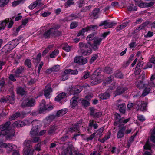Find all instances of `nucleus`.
<instances>
[{"instance_id": "f257e3e1", "label": "nucleus", "mask_w": 155, "mask_h": 155, "mask_svg": "<svg viewBox=\"0 0 155 155\" xmlns=\"http://www.w3.org/2000/svg\"><path fill=\"white\" fill-rule=\"evenodd\" d=\"M79 47L81 48L82 56H85L92 53V50L90 47V44H87L81 42L79 43Z\"/></svg>"}, {"instance_id": "f03ea898", "label": "nucleus", "mask_w": 155, "mask_h": 155, "mask_svg": "<svg viewBox=\"0 0 155 155\" xmlns=\"http://www.w3.org/2000/svg\"><path fill=\"white\" fill-rule=\"evenodd\" d=\"M122 100L119 99L115 102L116 105L117 106V109L122 114H124L126 112V105L124 103H121Z\"/></svg>"}, {"instance_id": "7ed1b4c3", "label": "nucleus", "mask_w": 155, "mask_h": 155, "mask_svg": "<svg viewBox=\"0 0 155 155\" xmlns=\"http://www.w3.org/2000/svg\"><path fill=\"white\" fill-rule=\"evenodd\" d=\"M35 103V99L32 98L28 99L23 101L21 106L23 108H24L25 107H33Z\"/></svg>"}, {"instance_id": "20e7f679", "label": "nucleus", "mask_w": 155, "mask_h": 155, "mask_svg": "<svg viewBox=\"0 0 155 155\" xmlns=\"http://www.w3.org/2000/svg\"><path fill=\"white\" fill-rule=\"evenodd\" d=\"M65 144L68 146L62 151L61 155H72V149L73 147V145L72 143L68 142L66 143Z\"/></svg>"}, {"instance_id": "39448f33", "label": "nucleus", "mask_w": 155, "mask_h": 155, "mask_svg": "<svg viewBox=\"0 0 155 155\" xmlns=\"http://www.w3.org/2000/svg\"><path fill=\"white\" fill-rule=\"evenodd\" d=\"M136 106V108H137V110L143 111L146 110L147 108V104L141 101H137Z\"/></svg>"}, {"instance_id": "423d86ee", "label": "nucleus", "mask_w": 155, "mask_h": 155, "mask_svg": "<svg viewBox=\"0 0 155 155\" xmlns=\"http://www.w3.org/2000/svg\"><path fill=\"white\" fill-rule=\"evenodd\" d=\"M89 110L90 115L94 119H97L100 117L102 115V113L101 112H96L94 107H90Z\"/></svg>"}, {"instance_id": "0eeeda50", "label": "nucleus", "mask_w": 155, "mask_h": 155, "mask_svg": "<svg viewBox=\"0 0 155 155\" xmlns=\"http://www.w3.org/2000/svg\"><path fill=\"white\" fill-rule=\"evenodd\" d=\"M30 123L31 122L28 120H25L24 121L18 120L14 122L13 124V126L14 127H19L29 125Z\"/></svg>"}, {"instance_id": "6e6552de", "label": "nucleus", "mask_w": 155, "mask_h": 155, "mask_svg": "<svg viewBox=\"0 0 155 155\" xmlns=\"http://www.w3.org/2000/svg\"><path fill=\"white\" fill-rule=\"evenodd\" d=\"M116 23L114 22H110L108 20H105L101 21L99 25L100 26H104V27L105 29H107L112 27L115 26Z\"/></svg>"}, {"instance_id": "1a4fd4ad", "label": "nucleus", "mask_w": 155, "mask_h": 155, "mask_svg": "<svg viewBox=\"0 0 155 155\" xmlns=\"http://www.w3.org/2000/svg\"><path fill=\"white\" fill-rule=\"evenodd\" d=\"M82 120H81L78 122L76 124L73 125L71 127L68 128L69 131L71 133L73 132L79 130V128L80 125L81 123H82Z\"/></svg>"}, {"instance_id": "9d476101", "label": "nucleus", "mask_w": 155, "mask_h": 155, "mask_svg": "<svg viewBox=\"0 0 155 155\" xmlns=\"http://www.w3.org/2000/svg\"><path fill=\"white\" fill-rule=\"evenodd\" d=\"M74 61L81 65L86 64L87 62V61L85 58L81 56H77L74 58Z\"/></svg>"}, {"instance_id": "9b49d317", "label": "nucleus", "mask_w": 155, "mask_h": 155, "mask_svg": "<svg viewBox=\"0 0 155 155\" xmlns=\"http://www.w3.org/2000/svg\"><path fill=\"white\" fill-rule=\"evenodd\" d=\"M55 116L54 114H51L47 116L43 120L45 125L46 126L51 122L55 118Z\"/></svg>"}, {"instance_id": "f8f14e48", "label": "nucleus", "mask_w": 155, "mask_h": 155, "mask_svg": "<svg viewBox=\"0 0 155 155\" xmlns=\"http://www.w3.org/2000/svg\"><path fill=\"white\" fill-rule=\"evenodd\" d=\"M82 91L81 88L79 86H75L72 87L70 91L71 94L74 95L80 93Z\"/></svg>"}, {"instance_id": "ddd939ff", "label": "nucleus", "mask_w": 155, "mask_h": 155, "mask_svg": "<svg viewBox=\"0 0 155 155\" xmlns=\"http://www.w3.org/2000/svg\"><path fill=\"white\" fill-rule=\"evenodd\" d=\"M15 132L13 130H9L5 131L4 135L6 139L9 140L12 139L14 136Z\"/></svg>"}, {"instance_id": "4468645a", "label": "nucleus", "mask_w": 155, "mask_h": 155, "mask_svg": "<svg viewBox=\"0 0 155 155\" xmlns=\"http://www.w3.org/2000/svg\"><path fill=\"white\" fill-rule=\"evenodd\" d=\"M126 130V126H123L119 129V130L117 134V137L118 139L123 137L124 135V132Z\"/></svg>"}, {"instance_id": "2eb2a0df", "label": "nucleus", "mask_w": 155, "mask_h": 155, "mask_svg": "<svg viewBox=\"0 0 155 155\" xmlns=\"http://www.w3.org/2000/svg\"><path fill=\"white\" fill-rule=\"evenodd\" d=\"M128 88L125 87L119 86L117 87L115 91L116 95H120L127 91Z\"/></svg>"}, {"instance_id": "dca6fc26", "label": "nucleus", "mask_w": 155, "mask_h": 155, "mask_svg": "<svg viewBox=\"0 0 155 155\" xmlns=\"http://www.w3.org/2000/svg\"><path fill=\"white\" fill-rule=\"evenodd\" d=\"M79 99L78 95L74 96L71 100V107L72 108H74L78 104V101Z\"/></svg>"}, {"instance_id": "f3484780", "label": "nucleus", "mask_w": 155, "mask_h": 155, "mask_svg": "<svg viewBox=\"0 0 155 155\" xmlns=\"http://www.w3.org/2000/svg\"><path fill=\"white\" fill-rule=\"evenodd\" d=\"M80 15L78 13H72L67 17L66 18V20L67 21H70L73 20H75L77 18L80 17Z\"/></svg>"}, {"instance_id": "a211bd4d", "label": "nucleus", "mask_w": 155, "mask_h": 155, "mask_svg": "<svg viewBox=\"0 0 155 155\" xmlns=\"http://www.w3.org/2000/svg\"><path fill=\"white\" fill-rule=\"evenodd\" d=\"M52 91V90L50 85H48L45 87L44 92V94L47 99L50 98L49 96L50 93Z\"/></svg>"}, {"instance_id": "6ab92c4d", "label": "nucleus", "mask_w": 155, "mask_h": 155, "mask_svg": "<svg viewBox=\"0 0 155 155\" xmlns=\"http://www.w3.org/2000/svg\"><path fill=\"white\" fill-rule=\"evenodd\" d=\"M11 122L10 121L6 122L5 124L0 125V130L1 131H7L10 129V125Z\"/></svg>"}, {"instance_id": "aec40b11", "label": "nucleus", "mask_w": 155, "mask_h": 155, "mask_svg": "<svg viewBox=\"0 0 155 155\" xmlns=\"http://www.w3.org/2000/svg\"><path fill=\"white\" fill-rule=\"evenodd\" d=\"M24 67L23 66L18 68L14 72L15 77H19L20 75L24 72Z\"/></svg>"}, {"instance_id": "412c9836", "label": "nucleus", "mask_w": 155, "mask_h": 155, "mask_svg": "<svg viewBox=\"0 0 155 155\" xmlns=\"http://www.w3.org/2000/svg\"><path fill=\"white\" fill-rule=\"evenodd\" d=\"M13 49V48L8 43L3 47L2 49V52H4L5 54H8Z\"/></svg>"}, {"instance_id": "4be33fe9", "label": "nucleus", "mask_w": 155, "mask_h": 155, "mask_svg": "<svg viewBox=\"0 0 155 155\" xmlns=\"http://www.w3.org/2000/svg\"><path fill=\"white\" fill-rule=\"evenodd\" d=\"M53 31H51L50 28L45 31L43 34V36L45 39H48L51 37H53Z\"/></svg>"}, {"instance_id": "5701e85b", "label": "nucleus", "mask_w": 155, "mask_h": 155, "mask_svg": "<svg viewBox=\"0 0 155 155\" xmlns=\"http://www.w3.org/2000/svg\"><path fill=\"white\" fill-rule=\"evenodd\" d=\"M91 81V85L92 86L96 85L101 82V81L99 79L98 77L94 76L92 77V75L90 77Z\"/></svg>"}, {"instance_id": "b1692460", "label": "nucleus", "mask_w": 155, "mask_h": 155, "mask_svg": "<svg viewBox=\"0 0 155 155\" xmlns=\"http://www.w3.org/2000/svg\"><path fill=\"white\" fill-rule=\"evenodd\" d=\"M66 93L65 92H62L59 94L55 98V100L58 102H60L62 99L66 97Z\"/></svg>"}, {"instance_id": "393cba45", "label": "nucleus", "mask_w": 155, "mask_h": 155, "mask_svg": "<svg viewBox=\"0 0 155 155\" xmlns=\"http://www.w3.org/2000/svg\"><path fill=\"white\" fill-rule=\"evenodd\" d=\"M58 128V126L56 124L51 126L48 131V134L51 135L54 134L55 131Z\"/></svg>"}, {"instance_id": "a878e982", "label": "nucleus", "mask_w": 155, "mask_h": 155, "mask_svg": "<svg viewBox=\"0 0 155 155\" xmlns=\"http://www.w3.org/2000/svg\"><path fill=\"white\" fill-rule=\"evenodd\" d=\"M3 145L5 148L7 149V152L8 153L14 151L13 148L15 146V145H13L12 144L8 143H4Z\"/></svg>"}, {"instance_id": "bb28decb", "label": "nucleus", "mask_w": 155, "mask_h": 155, "mask_svg": "<svg viewBox=\"0 0 155 155\" xmlns=\"http://www.w3.org/2000/svg\"><path fill=\"white\" fill-rule=\"evenodd\" d=\"M7 99H8V101H9V102L11 104H13L14 103L15 100V95L12 91L11 93V96H7Z\"/></svg>"}, {"instance_id": "cd10ccee", "label": "nucleus", "mask_w": 155, "mask_h": 155, "mask_svg": "<svg viewBox=\"0 0 155 155\" xmlns=\"http://www.w3.org/2000/svg\"><path fill=\"white\" fill-rule=\"evenodd\" d=\"M19 40L15 39L13 40L8 43L13 49L19 44Z\"/></svg>"}, {"instance_id": "c85d7f7f", "label": "nucleus", "mask_w": 155, "mask_h": 155, "mask_svg": "<svg viewBox=\"0 0 155 155\" xmlns=\"http://www.w3.org/2000/svg\"><path fill=\"white\" fill-rule=\"evenodd\" d=\"M84 28L86 29V32L93 31H95L97 28V27L96 25H91L87 26Z\"/></svg>"}, {"instance_id": "c756f323", "label": "nucleus", "mask_w": 155, "mask_h": 155, "mask_svg": "<svg viewBox=\"0 0 155 155\" xmlns=\"http://www.w3.org/2000/svg\"><path fill=\"white\" fill-rule=\"evenodd\" d=\"M41 105L43 107H45L46 110H50L53 108L52 106L51 105L48 104L45 105V101L44 99L42 100L41 103Z\"/></svg>"}, {"instance_id": "7c9ffc66", "label": "nucleus", "mask_w": 155, "mask_h": 155, "mask_svg": "<svg viewBox=\"0 0 155 155\" xmlns=\"http://www.w3.org/2000/svg\"><path fill=\"white\" fill-rule=\"evenodd\" d=\"M130 22V21H128L126 22H124L121 25H120L118 26L116 29H117V31H120L121 30H122V29H124V28H125L126 26H127L129 23Z\"/></svg>"}, {"instance_id": "2f4dec72", "label": "nucleus", "mask_w": 155, "mask_h": 155, "mask_svg": "<svg viewBox=\"0 0 155 155\" xmlns=\"http://www.w3.org/2000/svg\"><path fill=\"white\" fill-rule=\"evenodd\" d=\"M99 96L100 98L101 99L105 100L109 98L110 97V95L108 93L104 92L101 94Z\"/></svg>"}, {"instance_id": "473e14b6", "label": "nucleus", "mask_w": 155, "mask_h": 155, "mask_svg": "<svg viewBox=\"0 0 155 155\" xmlns=\"http://www.w3.org/2000/svg\"><path fill=\"white\" fill-rule=\"evenodd\" d=\"M17 92L18 94L21 96L25 95L27 93L25 89L21 87H19L17 89Z\"/></svg>"}, {"instance_id": "72a5a7b5", "label": "nucleus", "mask_w": 155, "mask_h": 155, "mask_svg": "<svg viewBox=\"0 0 155 155\" xmlns=\"http://www.w3.org/2000/svg\"><path fill=\"white\" fill-rule=\"evenodd\" d=\"M115 118L116 121L114 123V125H117V123H122V119L121 118V116L120 114L117 113L115 114Z\"/></svg>"}, {"instance_id": "f704fd0d", "label": "nucleus", "mask_w": 155, "mask_h": 155, "mask_svg": "<svg viewBox=\"0 0 155 155\" xmlns=\"http://www.w3.org/2000/svg\"><path fill=\"white\" fill-rule=\"evenodd\" d=\"M38 126H35L33 127L30 131V134L31 135H35L38 134Z\"/></svg>"}, {"instance_id": "c9c22d12", "label": "nucleus", "mask_w": 155, "mask_h": 155, "mask_svg": "<svg viewBox=\"0 0 155 155\" xmlns=\"http://www.w3.org/2000/svg\"><path fill=\"white\" fill-rule=\"evenodd\" d=\"M9 22V19H5L3 21H0V30L4 29L6 25V24Z\"/></svg>"}, {"instance_id": "e433bc0d", "label": "nucleus", "mask_w": 155, "mask_h": 155, "mask_svg": "<svg viewBox=\"0 0 155 155\" xmlns=\"http://www.w3.org/2000/svg\"><path fill=\"white\" fill-rule=\"evenodd\" d=\"M142 95L144 97L147 95L150 92L151 88L147 86H145L144 88Z\"/></svg>"}, {"instance_id": "4c0bfd02", "label": "nucleus", "mask_w": 155, "mask_h": 155, "mask_svg": "<svg viewBox=\"0 0 155 155\" xmlns=\"http://www.w3.org/2000/svg\"><path fill=\"white\" fill-rule=\"evenodd\" d=\"M86 44H90V47L91 48V49L92 50L93 49L94 51H96L98 50L100 46V45H99L97 44H96V43H95L94 42L93 43L91 44V43L89 42H88Z\"/></svg>"}, {"instance_id": "58836bf2", "label": "nucleus", "mask_w": 155, "mask_h": 155, "mask_svg": "<svg viewBox=\"0 0 155 155\" xmlns=\"http://www.w3.org/2000/svg\"><path fill=\"white\" fill-rule=\"evenodd\" d=\"M137 87L140 89L144 88L145 86H147V84H144L143 80L140 81L137 84Z\"/></svg>"}, {"instance_id": "ea45409f", "label": "nucleus", "mask_w": 155, "mask_h": 155, "mask_svg": "<svg viewBox=\"0 0 155 155\" xmlns=\"http://www.w3.org/2000/svg\"><path fill=\"white\" fill-rule=\"evenodd\" d=\"M96 35L95 33L90 34L87 38L86 39L88 41L94 40L96 38Z\"/></svg>"}, {"instance_id": "a19ab883", "label": "nucleus", "mask_w": 155, "mask_h": 155, "mask_svg": "<svg viewBox=\"0 0 155 155\" xmlns=\"http://www.w3.org/2000/svg\"><path fill=\"white\" fill-rule=\"evenodd\" d=\"M100 11V9L99 8H97L94 10L92 12V15L94 18L96 19L98 17V14Z\"/></svg>"}, {"instance_id": "79ce46f5", "label": "nucleus", "mask_w": 155, "mask_h": 155, "mask_svg": "<svg viewBox=\"0 0 155 155\" xmlns=\"http://www.w3.org/2000/svg\"><path fill=\"white\" fill-rule=\"evenodd\" d=\"M20 115L21 114L19 112H16L10 116L9 118V120L11 121L14 120L15 119L19 117Z\"/></svg>"}, {"instance_id": "37998d69", "label": "nucleus", "mask_w": 155, "mask_h": 155, "mask_svg": "<svg viewBox=\"0 0 155 155\" xmlns=\"http://www.w3.org/2000/svg\"><path fill=\"white\" fill-rule=\"evenodd\" d=\"M41 58V53H38L36 58H34L33 60V62L34 63L38 64L39 63Z\"/></svg>"}, {"instance_id": "c03bdc74", "label": "nucleus", "mask_w": 155, "mask_h": 155, "mask_svg": "<svg viewBox=\"0 0 155 155\" xmlns=\"http://www.w3.org/2000/svg\"><path fill=\"white\" fill-rule=\"evenodd\" d=\"M101 71V68H98V69L95 70L93 74L91 75L92 77H93L94 76H95L96 77H98V76L100 74V73Z\"/></svg>"}, {"instance_id": "a18cd8bd", "label": "nucleus", "mask_w": 155, "mask_h": 155, "mask_svg": "<svg viewBox=\"0 0 155 155\" xmlns=\"http://www.w3.org/2000/svg\"><path fill=\"white\" fill-rule=\"evenodd\" d=\"M31 141L30 140H25L23 143V145L25 147L30 148L31 147Z\"/></svg>"}, {"instance_id": "49530a36", "label": "nucleus", "mask_w": 155, "mask_h": 155, "mask_svg": "<svg viewBox=\"0 0 155 155\" xmlns=\"http://www.w3.org/2000/svg\"><path fill=\"white\" fill-rule=\"evenodd\" d=\"M150 140L153 142L155 143V127L151 133Z\"/></svg>"}, {"instance_id": "de8ad7c7", "label": "nucleus", "mask_w": 155, "mask_h": 155, "mask_svg": "<svg viewBox=\"0 0 155 155\" xmlns=\"http://www.w3.org/2000/svg\"><path fill=\"white\" fill-rule=\"evenodd\" d=\"M71 47L67 43L64 44L63 46V49L67 52H69L71 50Z\"/></svg>"}, {"instance_id": "09e8293b", "label": "nucleus", "mask_w": 155, "mask_h": 155, "mask_svg": "<svg viewBox=\"0 0 155 155\" xmlns=\"http://www.w3.org/2000/svg\"><path fill=\"white\" fill-rule=\"evenodd\" d=\"M96 133L94 132L89 137H86V138H84L83 140H84L88 142L90 140H92L95 137Z\"/></svg>"}, {"instance_id": "8fccbe9b", "label": "nucleus", "mask_w": 155, "mask_h": 155, "mask_svg": "<svg viewBox=\"0 0 155 155\" xmlns=\"http://www.w3.org/2000/svg\"><path fill=\"white\" fill-rule=\"evenodd\" d=\"M98 54H94L92 57L90 59V64H92L94 61L96 60L98 58Z\"/></svg>"}, {"instance_id": "3c124183", "label": "nucleus", "mask_w": 155, "mask_h": 155, "mask_svg": "<svg viewBox=\"0 0 155 155\" xmlns=\"http://www.w3.org/2000/svg\"><path fill=\"white\" fill-rule=\"evenodd\" d=\"M104 127H102L98 129L96 132L97 135H99L100 137L103 135V133L104 130Z\"/></svg>"}, {"instance_id": "603ef678", "label": "nucleus", "mask_w": 155, "mask_h": 155, "mask_svg": "<svg viewBox=\"0 0 155 155\" xmlns=\"http://www.w3.org/2000/svg\"><path fill=\"white\" fill-rule=\"evenodd\" d=\"M59 52V51L58 50H54L50 54V58H55L58 54Z\"/></svg>"}, {"instance_id": "864d4df0", "label": "nucleus", "mask_w": 155, "mask_h": 155, "mask_svg": "<svg viewBox=\"0 0 155 155\" xmlns=\"http://www.w3.org/2000/svg\"><path fill=\"white\" fill-rule=\"evenodd\" d=\"M25 64L27 66L28 68H30L31 67V60L28 59H27L25 60Z\"/></svg>"}, {"instance_id": "5fc2aeb1", "label": "nucleus", "mask_w": 155, "mask_h": 155, "mask_svg": "<svg viewBox=\"0 0 155 155\" xmlns=\"http://www.w3.org/2000/svg\"><path fill=\"white\" fill-rule=\"evenodd\" d=\"M83 75L81 78L82 79H85L89 78L90 76V73L89 72L85 71L83 73Z\"/></svg>"}, {"instance_id": "6e6d98bb", "label": "nucleus", "mask_w": 155, "mask_h": 155, "mask_svg": "<svg viewBox=\"0 0 155 155\" xmlns=\"http://www.w3.org/2000/svg\"><path fill=\"white\" fill-rule=\"evenodd\" d=\"M103 39V38L97 37L95 38L93 42L95 43H96V44H97L99 45H100L101 44V42L102 40Z\"/></svg>"}, {"instance_id": "4d7b16f0", "label": "nucleus", "mask_w": 155, "mask_h": 155, "mask_svg": "<svg viewBox=\"0 0 155 155\" xmlns=\"http://www.w3.org/2000/svg\"><path fill=\"white\" fill-rule=\"evenodd\" d=\"M43 143L42 142L41 143H39L36 144L34 147L35 150L38 151L41 150V148L42 144H43Z\"/></svg>"}, {"instance_id": "13d9d810", "label": "nucleus", "mask_w": 155, "mask_h": 155, "mask_svg": "<svg viewBox=\"0 0 155 155\" xmlns=\"http://www.w3.org/2000/svg\"><path fill=\"white\" fill-rule=\"evenodd\" d=\"M115 74L116 78L120 79L122 78H123V75L120 72L117 71Z\"/></svg>"}, {"instance_id": "bf43d9fd", "label": "nucleus", "mask_w": 155, "mask_h": 155, "mask_svg": "<svg viewBox=\"0 0 155 155\" xmlns=\"http://www.w3.org/2000/svg\"><path fill=\"white\" fill-rule=\"evenodd\" d=\"M104 72L106 73L110 74L112 73V69L110 67H105L104 70Z\"/></svg>"}, {"instance_id": "052dcab7", "label": "nucleus", "mask_w": 155, "mask_h": 155, "mask_svg": "<svg viewBox=\"0 0 155 155\" xmlns=\"http://www.w3.org/2000/svg\"><path fill=\"white\" fill-rule=\"evenodd\" d=\"M53 37H56L60 36L62 35V34L61 32L60 31H53Z\"/></svg>"}, {"instance_id": "680f3d73", "label": "nucleus", "mask_w": 155, "mask_h": 155, "mask_svg": "<svg viewBox=\"0 0 155 155\" xmlns=\"http://www.w3.org/2000/svg\"><path fill=\"white\" fill-rule=\"evenodd\" d=\"M68 78V75L64 73L62 74L60 78V79L61 81H64L67 80Z\"/></svg>"}, {"instance_id": "e2e57ef3", "label": "nucleus", "mask_w": 155, "mask_h": 155, "mask_svg": "<svg viewBox=\"0 0 155 155\" xmlns=\"http://www.w3.org/2000/svg\"><path fill=\"white\" fill-rule=\"evenodd\" d=\"M86 29L84 28H82L81 31H80L77 34V36L78 37H79L81 35L82 36H83L84 35V33L86 31Z\"/></svg>"}, {"instance_id": "0e129e2a", "label": "nucleus", "mask_w": 155, "mask_h": 155, "mask_svg": "<svg viewBox=\"0 0 155 155\" xmlns=\"http://www.w3.org/2000/svg\"><path fill=\"white\" fill-rule=\"evenodd\" d=\"M92 123H89V125L87 127V131L89 133L91 134L92 132Z\"/></svg>"}, {"instance_id": "69168bd1", "label": "nucleus", "mask_w": 155, "mask_h": 155, "mask_svg": "<svg viewBox=\"0 0 155 155\" xmlns=\"http://www.w3.org/2000/svg\"><path fill=\"white\" fill-rule=\"evenodd\" d=\"M114 79V77L112 75H110L105 80V83H110Z\"/></svg>"}, {"instance_id": "338daca9", "label": "nucleus", "mask_w": 155, "mask_h": 155, "mask_svg": "<svg viewBox=\"0 0 155 155\" xmlns=\"http://www.w3.org/2000/svg\"><path fill=\"white\" fill-rule=\"evenodd\" d=\"M51 68L53 72L57 71L59 70V65H55Z\"/></svg>"}, {"instance_id": "774afa93", "label": "nucleus", "mask_w": 155, "mask_h": 155, "mask_svg": "<svg viewBox=\"0 0 155 155\" xmlns=\"http://www.w3.org/2000/svg\"><path fill=\"white\" fill-rule=\"evenodd\" d=\"M24 153L25 155H28L31 151L30 148H24L23 150Z\"/></svg>"}]
</instances>
